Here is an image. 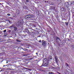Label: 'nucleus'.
<instances>
[{
    "instance_id": "obj_1",
    "label": "nucleus",
    "mask_w": 74,
    "mask_h": 74,
    "mask_svg": "<svg viewBox=\"0 0 74 74\" xmlns=\"http://www.w3.org/2000/svg\"><path fill=\"white\" fill-rule=\"evenodd\" d=\"M34 17V15L33 14L32 15H28L26 16H25V18L26 20H30L32 19V18H33Z\"/></svg>"
},
{
    "instance_id": "obj_2",
    "label": "nucleus",
    "mask_w": 74,
    "mask_h": 74,
    "mask_svg": "<svg viewBox=\"0 0 74 74\" xmlns=\"http://www.w3.org/2000/svg\"><path fill=\"white\" fill-rule=\"evenodd\" d=\"M23 21V20L22 19L18 21L17 23V25H18V26H23V22H24V21Z\"/></svg>"
},
{
    "instance_id": "obj_3",
    "label": "nucleus",
    "mask_w": 74,
    "mask_h": 74,
    "mask_svg": "<svg viewBox=\"0 0 74 74\" xmlns=\"http://www.w3.org/2000/svg\"><path fill=\"white\" fill-rule=\"evenodd\" d=\"M48 64H49V63L48 62H46L45 63V64L44 65V63H43L42 66H40V67H42V66H45L46 67H48Z\"/></svg>"
},
{
    "instance_id": "obj_4",
    "label": "nucleus",
    "mask_w": 74,
    "mask_h": 74,
    "mask_svg": "<svg viewBox=\"0 0 74 74\" xmlns=\"http://www.w3.org/2000/svg\"><path fill=\"white\" fill-rule=\"evenodd\" d=\"M47 45L46 42L44 40H42V45L43 47H45Z\"/></svg>"
},
{
    "instance_id": "obj_5",
    "label": "nucleus",
    "mask_w": 74,
    "mask_h": 74,
    "mask_svg": "<svg viewBox=\"0 0 74 74\" xmlns=\"http://www.w3.org/2000/svg\"><path fill=\"white\" fill-rule=\"evenodd\" d=\"M65 4L66 5L67 8H69L70 7V5L69 2H67L65 3Z\"/></svg>"
},
{
    "instance_id": "obj_6",
    "label": "nucleus",
    "mask_w": 74,
    "mask_h": 74,
    "mask_svg": "<svg viewBox=\"0 0 74 74\" xmlns=\"http://www.w3.org/2000/svg\"><path fill=\"white\" fill-rule=\"evenodd\" d=\"M58 40H59L60 41H61V40H60V39L59 38L58 36H56V41L57 42H58Z\"/></svg>"
},
{
    "instance_id": "obj_7",
    "label": "nucleus",
    "mask_w": 74,
    "mask_h": 74,
    "mask_svg": "<svg viewBox=\"0 0 74 74\" xmlns=\"http://www.w3.org/2000/svg\"><path fill=\"white\" fill-rule=\"evenodd\" d=\"M55 59L56 63H58V57H57V56H55Z\"/></svg>"
},
{
    "instance_id": "obj_8",
    "label": "nucleus",
    "mask_w": 74,
    "mask_h": 74,
    "mask_svg": "<svg viewBox=\"0 0 74 74\" xmlns=\"http://www.w3.org/2000/svg\"><path fill=\"white\" fill-rule=\"evenodd\" d=\"M16 12L17 14L18 15H19V14H20V12H19V10H16Z\"/></svg>"
},
{
    "instance_id": "obj_9",
    "label": "nucleus",
    "mask_w": 74,
    "mask_h": 74,
    "mask_svg": "<svg viewBox=\"0 0 74 74\" xmlns=\"http://www.w3.org/2000/svg\"><path fill=\"white\" fill-rule=\"evenodd\" d=\"M70 5L71 6H73V5H74V1L70 2Z\"/></svg>"
},
{
    "instance_id": "obj_10",
    "label": "nucleus",
    "mask_w": 74,
    "mask_h": 74,
    "mask_svg": "<svg viewBox=\"0 0 74 74\" xmlns=\"http://www.w3.org/2000/svg\"><path fill=\"white\" fill-rule=\"evenodd\" d=\"M43 62L44 63H48V60L46 58H45L43 60Z\"/></svg>"
},
{
    "instance_id": "obj_11",
    "label": "nucleus",
    "mask_w": 74,
    "mask_h": 74,
    "mask_svg": "<svg viewBox=\"0 0 74 74\" xmlns=\"http://www.w3.org/2000/svg\"><path fill=\"white\" fill-rule=\"evenodd\" d=\"M61 11H65V9H64V7H62V8L61 9Z\"/></svg>"
},
{
    "instance_id": "obj_12",
    "label": "nucleus",
    "mask_w": 74,
    "mask_h": 74,
    "mask_svg": "<svg viewBox=\"0 0 74 74\" xmlns=\"http://www.w3.org/2000/svg\"><path fill=\"white\" fill-rule=\"evenodd\" d=\"M28 8V7L26 6H24L23 7V9H27Z\"/></svg>"
},
{
    "instance_id": "obj_13",
    "label": "nucleus",
    "mask_w": 74,
    "mask_h": 74,
    "mask_svg": "<svg viewBox=\"0 0 74 74\" xmlns=\"http://www.w3.org/2000/svg\"><path fill=\"white\" fill-rule=\"evenodd\" d=\"M14 26H15V25H12L10 26V28L12 29V27H14Z\"/></svg>"
},
{
    "instance_id": "obj_14",
    "label": "nucleus",
    "mask_w": 74,
    "mask_h": 74,
    "mask_svg": "<svg viewBox=\"0 0 74 74\" xmlns=\"http://www.w3.org/2000/svg\"><path fill=\"white\" fill-rule=\"evenodd\" d=\"M14 31H16L17 30V27H14Z\"/></svg>"
},
{
    "instance_id": "obj_15",
    "label": "nucleus",
    "mask_w": 74,
    "mask_h": 74,
    "mask_svg": "<svg viewBox=\"0 0 74 74\" xmlns=\"http://www.w3.org/2000/svg\"><path fill=\"white\" fill-rule=\"evenodd\" d=\"M22 49H23L24 51H27V50H28V49L25 48H21Z\"/></svg>"
},
{
    "instance_id": "obj_16",
    "label": "nucleus",
    "mask_w": 74,
    "mask_h": 74,
    "mask_svg": "<svg viewBox=\"0 0 74 74\" xmlns=\"http://www.w3.org/2000/svg\"><path fill=\"white\" fill-rule=\"evenodd\" d=\"M49 4L50 5H54V3L53 2H50Z\"/></svg>"
},
{
    "instance_id": "obj_17",
    "label": "nucleus",
    "mask_w": 74,
    "mask_h": 74,
    "mask_svg": "<svg viewBox=\"0 0 74 74\" xmlns=\"http://www.w3.org/2000/svg\"><path fill=\"white\" fill-rule=\"evenodd\" d=\"M65 64L66 66H67V67H69V64L67 63H65Z\"/></svg>"
},
{
    "instance_id": "obj_18",
    "label": "nucleus",
    "mask_w": 74,
    "mask_h": 74,
    "mask_svg": "<svg viewBox=\"0 0 74 74\" xmlns=\"http://www.w3.org/2000/svg\"><path fill=\"white\" fill-rule=\"evenodd\" d=\"M50 8H50L51 10H53V6H51Z\"/></svg>"
},
{
    "instance_id": "obj_19",
    "label": "nucleus",
    "mask_w": 74,
    "mask_h": 74,
    "mask_svg": "<svg viewBox=\"0 0 74 74\" xmlns=\"http://www.w3.org/2000/svg\"><path fill=\"white\" fill-rule=\"evenodd\" d=\"M65 25H66V26H68L69 25V23L68 22H67L65 23Z\"/></svg>"
},
{
    "instance_id": "obj_20",
    "label": "nucleus",
    "mask_w": 74,
    "mask_h": 74,
    "mask_svg": "<svg viewBox=\"0 0 74 74\" xmlns=\"http://www.w3.org/2000/svg\"><path fill=\"white\" fill-rule=\"evenodd\" d=\"M49 74H54V73H53V72H49Z\"/></svg>"
},
{
    "instance_id": "obj_21",
    "label": "nucleus",
    "mask_w": 74,
    "mask_h": 74,
    "mask_svg": "<svg viewBox=\"0 0 74 74\" xmlns=\"http://www.w3.org/2000/svg\"><path fill=\"white\" fill-rule=\"evenodd\" d=\"M16 41L17 42H21V40H18V39L16 40Z\"/></svg>"
},
{
    "instance_id": "obj_22",
    "label": "nucleus",
    "mask_w": 74,
    "mask_h": 74,
    "mask_svg": "<svg viewBox=\"0 0 74 74\" xmlns=\"http://www.w3.org/2000/svg\"><path fill=\"white\" fill-rule=\"evenodd\" d=\"M71 48H74V46L73 45H72L71 46Z\"/></svg>"
},
{
    "instance_id": "obj_23",
    "label": "nucleus",
    "mask_w": 74,
    "mask_h": 74,
    "mask_svg": "<svg viewBox=\"0 0 74 74\" xmlns=\"http://www.w3.org/2000/svg\"><path fill=\"white\" fill-rule=\"evenodd\" d=\"M3 41V40L2 39H0V41L1 42L2 41Z\"/></svg>"
},
{
    "instance_id": "obj_24",
    "label": "nucleus",
    "mask_w": 74,
    "mask_h": 74,
    "mask_svg": "<svg viewBox=\"0 0 74 74\" xmlns=\"http://www.w3.org/2000/svg\"><path fill=\"white\" fill-rule=\"evenodd\" d=\"M39 71H43V70H42L41 69H39Z\"/></svg>"
},
{
    "instance_id": "obj_25",
    "label": "nucleus",
    "mask_w": 74,
    "mask_h": 74,
    "mask_svg": "<svg viewBox=\"0 0 74 74\" xmlns=\"http://www.w3.org/2000/svg\"><path fill=\"white\" fill-rule=\"evenodd\" d=\"M33 27H36V25H33Z\"/></svg>"
},
{
    "instance_id": "obj_26",
    "label": "nucleus",
    "mask_w": 74,
    "mask_h": 74,
    "mask_svg": "<svg viewBox=\"0 0 74 74\" xmlns=\"http://www.w3.org/2000/svg\"><path fill=\"white\" fill-rule=\"evenodd\" d=\"M25 1H26V2L27 3H28V2H29V0H25Z\"/></svg>"
},
{
    "instance_id": "obj_27",
    "label": "nucleus",
    "mask_w": 74,
    "mask_h": 74,
    "mask_svg": "<svg viewBox=\"0 0 74 74\" xmlns=\"http://www.w3.org/2000/svg\"><path fill=\"white\" fill-rule=\"evenodd\" d=\"M27 32L29 34L30 33V32H29V30Z\"/></svg>"
},
{
    "instance_id": "obj_28",
    "label": "nucleus",
    "mask_w": 74,
    "mask_h": 74,
    "mask_svg": "<svg viewBox=\"0 0 74 74\" xmlns=\"http://www.w3.org/2000/svg\"><path fill=\"white\" fill-rule=\"evenodd\" d=\"M10 19H12V20H13V19H14V18L12 17H10Z\"/></svg>"
},
{
    "instance_id": "obj_29",
    "label": "nucleus",
    "mask_w": 74,
    "mask_h": 74,
    "mask_svg": "<svg viewBox=\"0 0 74 74\" xmlns=\"http://www.w3.org/2000/svg\"><path fill=\"white\" fill-rule=\"evenodd\" d=\"M7 15H8V16H10L11 15V14H10L8 13L7 14Z\"/></svg>"
},
{
    "instance_id": "obj_30",
    "label": "nucleus",
    "mask_w": 74,
    "mask_h": 74,
    "mask_svg": "<svg viewBox=\"0 0 74 74\" xmlns=\"http://www.w3.org/2000/svg\"><path fill=\"white\" fill-rule=\"evenodd\" d=\"M3 32L4 33H5L6 32V29H5L3 31Z\"/></svg>"
},
{
    "instance_id": "obj_31",
    "label": "nucleus",
    "mask_w": 74,
    "mask_h": 74,
    "mask_svg": "<svg viewBox=\"0 0 74 74\" xmlns=\"http://www.w3.org/2000/svg\"><path fill=\"white\" fill-rule=\"evenodd\" d=\"M29 30L28 29H26V30H25V32H27Z\"/></svg>"
},
{
    "instance_id": "obj_32",
    "label": "nucleus",
    "mask_w": 74,
    "mask_h": 74,
    "mask_svg": "<svg viewBox=\"0 0 74 74\" xmlns=\"http://www.w3.org/2000/svg\"><path fill=\"white\" fill-rule=\"evenodd\" d=\"M11 30H9V31H8L9 33H11Z\"/></svg>"
},
{
    "instance_id": "obj_33",
    "label": "nucleus",
    "mask_w": 74,
    "mask_h": 74,
    "mask_svg": "<svg viewBox=\"0 0 74 74\" xmlns=\"http://www.w3.org/2000/svg\"><path fill=\"white\" fill-rule=\"evenodd\" d=\"M5 36H7L8 35V34H7V33H6L5 34Z\"/></svg>"
},
{
    "instance_id": "obj_34",
    "label": "nucleus",
    "mask_w": 74,
    "mask_h": 74,
    "mask_svg": "<svg viewBox=\"0 0 74 74\" xmlns=\"http://www.w3.org/2000/svg\"><path fill=\"white\" fill-rule=\"evenodd\" d=\"M39 42H41V40H40L39 41Z\"/></svg>"
},
{
    "instance_id": "obj_35",
    "label": "nucleus",
    "mask_w": 74,
    "mask_h": 74,
    "mask_svg": "<svg viewBox=\"0 0 74 74\" xmlns=\"http://www.w3.org/2000/svg\"><path fill=\"white\" fill-rule=\"evenodd\" d=\"M9 23H11V22L10 21V20H9Z\"/></svg>"
},
{
    "instance_id": "obj_36",
    "label": "nucleus",
    "mask_w": 74,
    "mask_h": 74,
    "mask_svg": "<svg viewBox=\"0 0 74 74\" xmlns=\"http://www.w3.org/2000/svg\"><path fill=\"white\" fill-rule=\"evenodd\" d=\"M14 70V69H12L11 70Z\"/></svg>"
},
{
    "instance_id": "obj_37",
    "label": "nucleus",
    "mask_w": 74,
    "mask_h": 74,
    "mask_svg": "<svg viewBox=\"0 0 74 74\" xmlns=\"http://www.w3.org/2000/svg\"><path fill=\"white\" fill-rule=\"evenodd\" d=\"M7 2V3L8 4H9V2Z\"/></svg>"
},
{
    "instance_id": "obj_38",
    "label": "nucleus",
    "mask_w": 74,
    "mask_h": 74,
    "mask_svg": "<svg viewBox=\"0 0 74 74\" xmlns=\"http://www.w3.org/2000/svg\"><path fill=\"white\" fill-rule=\"evenodd\" d=\"M36 55H38V53H36Z\"/></svg>"
},
{
    "instance_id": "obj_39",
    "label": "nucleus",
    "mask_w": 74,
    "mask_h": 74,
    "mask_svg": "<svg viewBox=\"0 0 74 74\" xmlns=\"http://www.w3.org/2000/svg\"><path fill=\"white\" fill-rule=\"evenodd\" d=\"M45 3H47V1H45Z\"/></svg>"
},
{
    "instance_id": "obj_40",
    "label": "nucleus",
    "mask_w": 74,
    "mask_h": 74,
    "mask_svg": "<svg viewBox=\"0 0 74 74\" xmlns=\"http://www.w3.org/2000/svg\"><path fill=\"white\" fill-rule=\"evenodd\" d=\"M38 37H41V36H38Z\"/></svg>"
},
{
    "instance_id": "obj_41",
    "label": "nucleus",
    "mask_w": 74,
    "mask_h": 74,
    "mask_svg": "<svg viewBox=\"0 0 74 74\" xmlns=\"http://www.w3.org/2000/svg\"><path fill=\"white\" fill-rule=\"evenodd\" d=\"M6 63H8V62L7 61Z\"/></svg>"
},
{
    "instance_id": "obj_42",
    "label": "nucleus",
    "mask_w": 74,
    "mask_h": 74,
    "mask_svg": "<svg viewBox=\"0 0 74 74\" xmlns=\"http://www.w3.org/2000/svg\"><path fill=\"white\" fill-rule=\"evenodd\" d=\"M47 3H48V1H47Z\"/></svg>"
},
{
    "instance_id": "obj_43",
    "label": "nucleus",
    "mask_w": 74,
    "mask_h": 74,
    "mask_svg": "<svg viewBox=\"0 0 74 74\" xmlns=\"http://www.w3.org/2000/svg\"><path fill=\"white\" fill-rule=\"evenodd\" d=\"M55 7H54V9H55Z\"/></svg>"
},
{
    "instance_id": "obj_44",
    "label": "nucleus",
    "mask_w": 74,
    "mask_h": 74,
    "mask_svg": "<svg viewBox=\"0 0 74 74\" xmlns=\"http://www.w3.org/2000/svg\"><path fill=\"white\" fill-rule=\"evenodd\" d=\"M22 53H23V52L22 51Z\"/></svg>"
},
{
    "instance_id": "obj_45",
    "label": "nucleus",
    "mask_w": 74,
    "mask_h": 74,
    "mask_svg": "<svg viewBox=\"0 0 74 74\" xmlns=\"http://www.w3.org/2000/svg\"><path fill=\"white\" fill-rule=\"evenodd\" d=\"M1 54V53H0V54Z\"/></svg>"
},
{
    "instance_id": "obj_46",
    "label": "nucleus",
    "mask_w": 74,
    "mask_h": 74,
    "mask_svg": "<svg viewBox=\"0 0 74 74\" xmlns=\"http://www.w3.org/2000/svg\"><path fill=\"white\" fill-rule=\"evenodd\" d=\"M2 71V70H1V71Z\"/></svg>"
},
{
    "instance_id": "obj_47",
    "label": "nucleus",
    "mask_w": 74,
    "mask_h": 74,
    "mask_svg": "<svg viewBox=\"0 0 74 74\" xmlns=\"http://www.w3.org/2000/svg\"><path fill=\"white\" fill-rule=\"evenodd\" d=\"M5 66V65H4V66H3V67H4Z\"/></svg>"
},
{
    "instance_id": "obj_48",
    "label": "nucleus",
    "mask_w": 74,
    "mask_h": 74,
    "mask_svg": "<svg viewBox=\"0 0 74 74\" xmlns=\"http://www.w3.org/2000/svg\"><path fill=\"white\" fill-rule=\"evenodd\" d=\"M68 40H69V41H70V40L69 39Z\"/></svg>"
},
{
    "instance_id": "obj_49",
    "label": "nucleus",
    "mask_w": 74,
    "mask_h": 74,
    "mask_svg": "<svg viewBox=\"0 0 74 74\" xmlns=\"http://www.w3.org/2000/svg\"><path fill=\"white\" fill-rule=\"evenodd\" d=\"M29 55V54H28V55Z\"/></svg>"
},
{
    "instance_id": "obj_50",
    "label": "nucleus",
    "mask_w": 74,
    "mask_h": 74,
    "mask_svg": "<svg viewBox=\"0 0 74 74\" xmlns=\"http://www.w3.org/2000/svg\"><path fill=\"white\" fill-rule=\"evenodd\" d=\"M0 4H1V3H0Z\"/></svg>"
},
{
    "instance_id": "obj_51",
    "label": "nucleus",
    "mask_w": 74,
    "mask_h": 74,
    "mask_svg": "<svg viewBox=\"0 0 74 74\" xmlns=\"http://www.w3.org/2000/svg\"><path fill=\"white\" fill-rule=\"evenodd\" d=\"M69 36V37H70V36Z\"/></svg>"
}]
</instances>
